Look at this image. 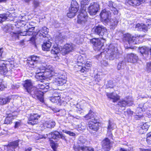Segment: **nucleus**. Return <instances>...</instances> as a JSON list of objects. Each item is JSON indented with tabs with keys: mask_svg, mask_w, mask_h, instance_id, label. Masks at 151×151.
<instances>
[{
	"mask_svg": "<svg viewBox=\"0 0 151 151\" xmlns=\"http://www.w3.org/2000/svg\"><path fill=\"white\" fill-rule=\"evenodd\" d=\"M80 10V14L78 16L77 22L78 24L83 26L87 24L88 16L86 10V8L84 6L82 7Z\"/></svg>",
	"mask_w": 151,
	"mask_h": 151,
	"instance_id": "obj_1",
	"label": "nucleus"
},
{
	"mask_svg": "<svg viewBox=\"0 0 151 151\" xmlns=\"http://www.w3.org/2000/svg\"><path fill=\"white\" fill-rule=\"evenodd\" d=\"M33 98L39 99L41 102L44 101L43 92L39 90L37 88L34 87L28 93Z\"/></svg>",
	"mask_w": 151,
	"mask_h": 151,
	"instance_id": "obj_2",
	"label": "nucleus"
},
{
	"mask_svg": "<svg viewBox=\"0 0 151 151\" xmlns=\"http://www.w3.org/2000/svg\"><path fill=\"white\" fill-rule=\"evenodd\" d=\"M109 55V58L111 60L118 58L119 54L117 49L112 45H110L107 52Z\"/></svg>",
	"mask_w": 151,
	"mask_h": 151,
	"instance_id": "obj_3",
	"label": "nucleus"
},
{
	"mask_svg": "<svg viewBox=\"0 0 151 151\" xmlns=\"http://www.w3.org/2000/svg\"><path fill=\"white\" fill-rule=\"evenodd\" d=\"M78 5L77 2L75 0L72 1L71 6L69 8V12L67 14V16L70 18L74 17L76 15L78 11Z\"/></svg>",
	"mask_w": 151,
	"mask_h": 151,
	"instance_id": "obj_4",
	"label": "nucleus"
},
{
	"mask_svg": "<svg viewBox=\"0 0 151 151\" xmlns=\"http://www.w3.org/2000/svg\"><path fill=\"white\" fill-rule=\"evenodd\" d=\"M94 29L95 34L99 35L100 37H102V39H104L103 37H106L107 36V30L103 26L99 25L97 26H95Z\"/></svg>",
	"mask_w": 151,
	"mask_h": 151,
	"instance_id": "obj_5",
	"label": "nucleus"
},
{
	"mask_svg": "<svg viewBox=\"0 0 151 151\" xmlns=\"http://www.w3.org/2000/svg\"><path fill=\"white\" fill-rule=\"evenodd\" d=\"M139 37L137 36L134 37L129 33L125 34L124 35L123 40L127 41L131 45L137 44L139 42Z\"/></svg>",
	"mask_w": 151,
	"mask_h": 151,
	"instance_id": "obj_6",
	"label": "nucleus"
},
{
	"mask_svg": "<svg viewBox=\"0 0 151 151\" xmlns=\"http://www.w3.org/2000/svg\"><path fill=\"white\" fill-rule=\"evenodd\" d=\"M50 74H48V76L49 77H52L53 79H55V81L57 85L62 86L66 82V80L65 78H63L62 77H59L55 75L54 74L55 73L52 70H50Z\"/></svg>",
	"mask_w": 151,
	"mask_h": 151,
	"instance_id": "obj_7",
	"label": "nucleus"
},
{
	"mask_svg": "<svg viewBox=\"0 0 151 151\" xmlns=\"http://www.w3.org/2000/svg\"><path fill=\"white\" fill-rule=\"evenodd\" d=\"M94 119V121H93V119H92V120L89 121L88 124L89 131L93 133L97 132L99 128L97 120L96 118Z\"/></svg>",
	"mask_w": 151,
	"mask_h": 151,
	"instance_id": "obj_8",
	"label": "nucleus"
},
{
	"mask_svg": "<svg viewBox=\"0 0 151 151\" xmlns=\"http://www.w3.org/2000/svg\"><path fill=\"white\" fill-rule=\"evenodd\" d=\"M100 15L103 20H104L105 22H107L110 21L111 13L109 11L106 9H104L101 12Z\"/></svg>",
	"mask_w": 151,
	"mask_h": 151,
	"instance_id": "obj_9",
	"label": "nucleus"
},
{
	"mask_svg": "<svg viewBox=\"0 0 151 151\" xmlns=\"http://www.w3.org/2000/svg\"><path fill=\"white\" fill-rule=\"evenodd\" d=\"M99 5L97 3H92L90 4L88 10L90 15H95L98 12Z\"/></svg>",
	"mask_w": 151,
	"mask_h": 151,
	"instance_id": "obj_10",
	"label": "nucleus"
},
{
	"mask_svg": "<svg viewBox=\"0 0 151 151\" xmlns=\"http://www.w3.org/2000/svg\"><path fill=\"white\" fill-rule=\"evenodd\" d=\"M75 45L72 43L67 44L62 50V52L64 55L67 54L74 50Z\"/></svg>",
	"mask_w": 151,
	"mask_h": 151,
	"instance_id": "obj_11",
	"label": "nucleus"
},
{
	"mask_svg": "<svg viewBox=\"0 0 151 151\" xmlns=\"http://www.w3.org/2000/svg\"><path fill=\"white\" fill-rule=\"evenodd\" d=\"M40 117V116L37 114H31L28 122V124L32 125L37 124L38 122V119Z\"/></svg>",
	"mask_w": 151,
	"mask_h": 151,
	"instance_id": "obj_12",
	"label": "nucleus"
},
{
	"mask_svg": "<svg viewBox=\"0 0 151 151\" xmlns=\"http://www.w3.org/2000/svg\"><path fill=\"white\" fill-rule=\"evenodd\" d=\"M23 84L24 89L28 93L34 87L33 86L32 81L30 80H25Z\"/></svg>",
	"mask_w": 151,
	"mask_h": 151,
	"instance_id": "obj_13",
	"label": "nucleus"
},
{
	"mask_svg": "<svg viewBox=\"0 0 151 151\" xmlns=\"http://www.w3.org/2000/svg\"><path fill=\"white\" fill-rule=\"evenodd\" d=\"M4 60H0V73L5 75L8 72L7 65Z\"/></svg>",
	"mask_w": 151,
	"mask_h": 151,
	"instance_id": "obj_14",
	"label": "nucleus"
},
{
	"mask_svg": "<svg viewBox=\"0 0 151 151\" xmlns=\"http://www.w3.org/2000/svg\"><path fill=\"white\" fill-rule=\"evenodd\" d=\"M48 136L54 139L61 138L63 140H65V136L57 131H55L49 134Z\"/></svg>",
	"mask_w": 151,
	"mask_h": 151,
	"instance_id": "obj_15",
	"label": "nucleus"
},
{
	"mask_svg": "<svg viewBox=\"0 0 151 151\" xmlns=\"http://www.w3.org/2000/svg\"><path fill=\"white\" fill-rule=\"evenodd\" d=\"M126 58L128 62L133 63L136 62L138 60V56L133 53L128 54Z\"/></svg>",
	"mask_w": 151,
	"mask_h": 151,
	"instance_id": "obj_16",
	"label": "nucleus"
},
{
	"mask_svg": "<svg viewBox=\"0 0 151 151\" xmlns=\"http://www.w3.org/2000/svg\"><path fill=\"white\" fill-rule=\"evenodd\" d=\"M145 1V0H126V2L128 4L133 6H139Z\"/></svg>",
	"mask_w": 151,
	"mask_h": 151,
	"instance_id": "obj_17",
	"label": "nucleus"
},
{
	"mask_svg": "<svg viewBox=\"0 0 151 151\" xmlns=\"http://www.w3.org/2000/svg\"><path fill=\"white\" fill-rule=\"evenodd\" d=\"M35 23L33 22H30L26 24V29L29 32L28 35L29 36L33 34V32L35 28Z\"/></svg>",
	"mask_w": 151,
	"mask_h": 151,
	"instance_id": "obj_18",
	"label": "nucleus"
},
{
	"mask_svg": "<svg viewBox=\"0 0 151 151\" xmlns=\"http://www.w3.org/2000/svg\"><path fill=\"white\" fill-rule=\"evenodd\" d=\"M111 147V143L109 139L106 138L103 141L102 147L105 150H109Z\"/></svg>",
	"mask_w": 151,
	"mask_h": 151,
	"instance_id": "obj_19",
	"label": "nucleus"
},
{
	"mask_svg": "<svg viewBox=\"0 0 151 151\" xmlns=\"http://www.w3.org/2000/svg\"><path fill=\"white\" fill-rule=\"evenodd\" d=\"M48 32V29L46 27H42L41 30L38 31L37 35H38L40 37H46L45 35L47 34Z\"/></svg>",
	"mask_w": 151,
	"mask_h": 151,
	"instance_id": "obj_20",
	"label": "nucleus"
},
{
	"mask_svg": "<svg viewBox=\"0 0 151 151\" xmlns=\"http://www.w3.org/2000/svg\"><path fill=\"white\" fill-rule=\"evenodd\" d=\"M106 95L108 98L112 99L113 102H116L119 99V96L115 93H106Z\"/></svg>",
	"mask_w": 151,
	"mask_h": 151,
	"instance_id": "obj_21",
	"label": "nucleus"
},
{
	"mask_svg": "<svg viewBox=\"0 0 151 151\" xmlns=\"http://www.w3.org/2000/svg\"><path fill=\"white\" fill-rule=\"evenodd\" d=\"M90 42L92 43L95 47H98V48H100L102 46L101 43L99 38H94L90 40Z\"/></svg>",
	"mask_w": 151,
	"mask_h": 151,
	"instance_id": "obj_22",
	"label": "nucleus"
},
{
	"mask_svg": "<svg viewBox=\"0 0 151 151\" xmlns=\"http://www.w3.org/2000/svg\"><path fill=\"white\" fill-rule=\"evenodd\" d=\"M38 89H39L41 90H43L45 91L44 92H46L47 91L46 90L49 88V84L48 83H41L38 84Z\"/></svg>",
	"mask_w": 151,
	"mask_h": 151,
	"instance_id": "obj_23",
	"label": "nucleus"
},
{
	"mask_svg": "<svg viewBox=\"0 0 151 151\" xmlns=\"http://www.w3.org/2000/svg\"><path fill=\"white\" fill-rule=\"evenodd\" d=\"M19 140H17L10 142L8 145V148L11 150L12 151L14 150V149L18 146Z\"/></svg>",
	"mask_w": 151,
	"mask_h": 151,
	"instance_id": "obj_24",
	"label": "nucleus"
},
{
	"mask_svg": "<svg viewBox=\"0 0 151 151\" xmlns=\"http://www.w3.org/2000/svg\"><path fill=\"white\" fill-rule=\"evenodd\" d=\"M55 125V122L52 120L47 121L45 122L43 124L44 127L48 128H53Z\"/></svg>",
	"mask_w": 151,
	"mask_h": 151,
	"instance_id": "obj_25",
	"label": "nucleus"
},
{
	"mask_svg": "<svg viewBox=\"0 0 151 151\" xmlns=\"http://www.w3.org/2000/svg\"><path fill=\"white\" fill-rule=\"evenodd\" d=\"M51 43L49 41L44 42L42 45V49L44 51H48L51 46Z\"/></svg>",
	"mask_w": 151,
	"mask_h": 151,
	"instance_id": "obj_26",
	"label": "nucleus"
},
{
	"mask_svg": "<svg viewBox=\"0 0 151 151\" xmlns=\"http://www.w3.org/2000/svg\"><path fill=\"white\" fill-rule=\"evenodd\" d=\"M108 6L109 7V9L112 11L114 14H118V12L116 8L114 7L113 6L112 2L111 1H109Z\"/></svg>",
	"mask_w": 151,
	"mask_h": 151,
	"instance_id": "obj_27",
	"label": "nucleus"
},
{
	"mask_svg": "<svg viewBox=\"0 0 151 151\" xmlns=\"http://www.w3.org/2000/svg\"><path fill=\"white\" fill-rule=\"evenodd\" d=\"M147 104L148 103H145L142 105H139V106L137 109L136 112L138 111H139V112H141V111H143V109H147Z\"/></svg>",
	"mask_w": 151,
	"mask_h": 151,
	"instance_id": "obj_28",
	"label": "nucleus"
},
{
	"mask_svg": "<svg viewBox=\"0 0 151 151\" xmlns=\"http://www.w3.org/2000/svg\"><path fill=\"white\" fill-rule=\"evenodd\" d=\"M14 119L13 117L12 114H9L5 120L4 123L6 124H10L12 123V121Z\"/></svg>",
	"mask_w": 151,
	"mask_h": 151,
	"instance_id": "obj_29",
	"label": "nucleus"
},
{
	"mask_svg": "<svg viewBox=\"0 0 151 151\" xmlns=\"http://www.w3.org/2000/svg\"><path fill=\"white\" fill-rule=\"evenodd\" d=\"M84 117L87 120H88L89 119H91V120H92V119H93V121H94V113L93 112L90 110L88 113Z\"/></svg>",
	"mask_w": 151,
	"mask_h": 151,
	"instance_id": "obj_30",
	"label": "nucleus"
},
{
	"mask_svg": "<svg viewBox=\"0 0 151 151\" xmlns=\"http://www.w3.org/2000/svg\"><path fill=\"white\" fill-rule=\"evenodd\" d=\"M139 51L142 54H146L148 53L149 49L146 47H142L139 48Z\"/></svg>",
	"mask_w": 151,
	"mask_h": 151,
	"instance_id": "obj_31",
	"label": "nucleus"
},
{
	"mask_svg": "<svg viewBox=\"0 0 151 151\" xmlns=\"http://www.w3.org/2000/svg\"><path fill=\"white\" fill-rule=\"evenodd\" d=\"M126 66L125 62L123 61H120L118 64L117 69L118 70H120L124 69Z\"/></svg>",
	"mask_w": 151,
	"mask_h": 151,
	"instance_id": "obj_32",
	"label": "nucleus"
},
{
	"mask_svg": "<svg viewBox=\"0 0 151 151\" xmlns=\"http://www.w3.org/2000/svg\"><path fill=\"white\" fill-rule=\"evenodd\" d=\"M116 127V126L115 124L111 122L110 120L109 122V125L108 127V131L110 132L111 130L114 129Z\"/></svg>",
	"mask_w": 151,
	"mask_h": 151,
	"instance_id": "obj_33",
	"label": "nucleus"
},
{
	"mask_svg": "<svg viewBox=\"0 0 151 151\" xmlns=\"http://www.w3.org/2000/svg\"><path fill=\"white\" fill-rule=\"evenodd\" d=\"M10 99L8 97L4 98L1 99L0 98V103L3 104H5L9 102Z\"/></svg>",
	"mask_w": 151,
	"mask_h": 151,
	"instance_id": "obj_34",
	"label": "nucleus"
},
{
	"mask_svg": "<svg viewBox=\"0 0 151 151\" xmlns=\"http://www.w3.org/2000/svg\"><path fill=\"white\" fill-rule=\"evenodd\" d=\"M60 51V49L58 47L55 46L51 50V52L52 54L56 55Z\"/></svg>",
	"mask_w": 151,
	"mask_h": 151,
	"instance_id": "obj_35",
	"label": "nucleus"
},
{
	"mask_svg": "<svg viewBox=\"0 0 151 151\" xmlns=\"http://www.w3.org/2000/svg\"><path fill=\"white\" fill-rule=\"evenodd\" d=\"M8 17V14H0V22H2L6 20Z\"/></svg>",
	"mask_w": 151,
	"mask_h": 151,
	"instance_id": "obj_36",
	"label": "nucleus"
},
{
	"mask_svg": "<svg viewBox=\"0 0 151 151\" xmlns=\"http://www.w3.org/2000/svg\"><path fill=\"white\" fill-rule=\"evenodd\" d=\"M26 31H24L23 32H21V31H19L17 32V36L18 37V36L19 35H20L21 36H27V35H29L28 34H29V32L26 29ZM16 35H17V34H15Z\"/></svg>",
	"mask_w": 151,
	"mask_h": 151,
	"instance_id": "obj_37",
	"label": "nucleus"
},
{
	"mask_svg": "<svg viewBox=\"0 0 151 151\" xmlns=\"http://www.w3.org/2000/svg\"><path fill=\"white\" fill-rule=\"evenodd\" d=\"M60 97L59 96H54L50 99V101L53 103H58L60 101Z\"/></svg>",
	"mask_w": 151,
	"mask_h": 151,
	"instance_id": "obj_38",
	"label": "nucleus"
},
{
	"mask_svg": "<svg viewBox=\"0 0 151 151\" xmlns=\"http://www.w3.org/2000/svg\"><path fill=\"white\" fill-rule=\"evenodd\" d=\"M118 104L121 107H125L127 106V102L125 100L120 101Z\"/></svg>",
	"mask_w": 151,
	"mask_h": 151,
	"instance_id": "obj_39",
	"label": "nucleus"
},
{
	"mask_svg": "<svg viewBox=\"0 0 151 151\" xmlns=\"http://www.w3.org/2000/svg\"><path fill=\"white\" fill-rule=\"evenodd\" d=\"M3 47H0V60H4V58L5 56V53Z\"/></svg>",
	"mask_w": 151,
	"mask_h": 151,
	"instance_id": "obj_40",
	"label": "nucleus"
},
{
	"mask_svg": "<svg viewBox=\"0 0 151 151\" xmlns=\"http://www.w3.org/2000/svg\"><path fill=\"white\" fill-rule=\"evenodd\" d=\"M17 24L20 26H23V25H26V22L24 20V17L22 18V20H20L19 21H18L17 23Z\"/></svg>",
	"mask_w": 151,
	"mask_h": 151,
	"instance_id": "obj_41",
	"label": "nucleus"
},
{
	"mask_svg": "<svg viewBox=\"0 0 151 151\" xmlns=\"http://www.w3.org/2000/svg\"><path fill=\"white\" fill-rule=\"evenodd\" d=\"M110 24L112 26L116 25L118 23V21L116 18H114L110 19Z\"/></svg>",
	"mask_w": 151,
	"mask_h": 151,
	"instance_id": "obj_42",
	"label": "nucleus"
},
{
	"mask_svg": "<svg viewBox=\"0 0 151 151\" xmlns=\"http://www.w3.org/2000/svg\"><path fill=\"white\" fill-rule=\"evenodd\" d=\"M11 29V26L10 24H8L5 26L3 28L4 31L6 32H10Z\"/></svg>",
	"mask_w": 151,
	"mask_h": 151,
	"instance_id": "obj_43",
	"label": "nucleus"
},
{
	"mask_svg": "<svg viewBox=\"0 0 151 151\" xmlns=\"http://www.w3.org/2000/svg\"><path fill=\"white\" fill-rule=\"evenodd\" d=\"M86 146L83 147L75 146L74 147V149L75 151H84V150Z\"/></svg>",
	"mask_w": 151,
	"mask_h": 151,
	"instance_id": "obj_44",
	"label": "nucleus"
},
{
	"mask_svg": "<svg viewBox=\"0 0 151 151\" xmlns=\"http://www.w3.org/2000/svg\"><path fill=\"white\" fill-rule=\"evenodd\" d=\"M149 126L148 123H145L143 124L141 126V128L142 129L147 130Z\"/></svg>",
	"mask_w": 151,
	"mask_h": 151,
	"instance_id": "obj_45",
	"label": "nucleus"
},
{
	"mask_svg": "<svg viewBox=\"0 0 151 151\" xmlns=\"http://www.w3.org/2000/svg\"><path fill=\"white\" fill-rule=\"evenodd\" d=\"M39 59V57L36 56L32 55L29 58V59L33 60L36 63L37 61H38Z\"/></svg>",
	"mask_w": 151,
	"mask_h": 151,
	"instance_id": "obj_46",
	"label": "nucleus"
},
{
	"mask_svg": "<svg viewBox=\"0 0 151 151\" xmlns=\"http://www.w3.org/2000/svg\"><path fill=\"white\" fill-rule=\"evenodd\" d=\"M147 141L149 144H151V132L148 133L147 134Z\"/></svg>",
	"mask_w": 151,
	"mask_h": 151,
	"instance_id": "obj_47",
	"label": "nucleus"
},
{
	"mask_svg": "<svg viewBox=\"0 0 151 151\" xmlns=\"http://www.w3.org/2000/svg\"><path fill=\"white\" fill-rule=\"evenodd\" d=\"M45 71H41V72H40V73H39L38 74H37V75H35V76H39V77H40V76H42V75H44V76H45L46 75L45 74L46 73V71H48L47 70H47L48 69H45ZM50 69H48V70H49L48 71V72H49V73H50Z\"/></svg>",
	"mask_w": 151,
	"mask_h": 151,
	"instance_id": "obj_48",
	"label": "nucleus"
},
{
	"mask_svg": "<svg viewBox=\"0 0 151 151\" xmlns=\"http://www.w3.org/2000/svg\"><path fill=\"white\" fill-rule=\"evenodd\" d=\"M127 106H132L133 103V100L132 98H130L127 101Z\"/></svg>",
	"mask_w": 151,
	"mask_h": 151,
	"instance_id": "obj_49",
	"label": "nucleus"
},
{
	"mask_svg": "<svg viewBox=\"0 0 151 151\" xmlns=\"http://www.w3.org/2000/svg\"><path fill=\"white\" fill-rule=\"evenodd\" d=\"M148 29H149V27L147 24H143L142 28V30L145 32H146Z\"/></svg>",
	"mask_w": 151,
	"mask_h": 151,
	"instance_id": "obj_50",
	"label": "nucleus"
},
{
	"mask_svg": "<svg viewBox=\"0 0 151 151\" xmlns=\"http://www.w3.org/2000/svg\"><path fill=\"white\" fill-rule=\"evenodd\" d=\"M63 132L68 134L70 136H74L75 135V134L74 133L70 131H68L65 130H63Z\"/></svg>",
	"mask_w": 151,
	"mask_h": 151,
	"instance_id": "obj_51",
	"label": "nucleus"
},
{
	"mask_svg": "<svg viewBox=\"0 0 151 151\" xmlns=\"http://www.w3.org/2000/svg\"><path fill=\"white\" fill-rule=\"evenodd\" d=\"M147 69L148 71L151 72V62L147 64ZM150 84L151 86V81H150Z\"/></svg>",
	"mask_w": 151,
	"mask_h": 151,
	"instance_id": "obj_52",
	"label": "nucleus"
},
{
	"mask_svg": "<svg viewBox=\"0 0 151 151\" xmlns=\"http://www.w3.org/2000/svg\"><path fill=\"white\" fill-rule=\"evenodd\" d=\"M44 75L42 76L39 77L38 76H35V78L38 79L39 80L42 81L45 78V77Z\"/></svg>",
	"mask_w": 151,
	"mask_h": 151,
	"instance_id": "obj_53",
	"label": "nucleus"
},
{
	"mask_svg": "<svg viewBox=\"0 0 151 151\" xmlns=\"http://www.w3.org/2000/svg\"><path fill=\"white\" fill-rule=\"evenodd\" d=\"M142 24H140L139 23L137 24L136 25V28H138V29L141 31Z\"/></svg>",
	"mask_w": 151,
	"mask_h": 151,
	"instance_id": "obj_54",
	"label": "nucleus"
},
{
	"mask_svg": "<svg viewBox=\"0 0 151 151\" xmlns=\"http://www.w3.org/2000/svg\"><path fill=\"white\" fill-rule=\"evenodd\" d=\"M84 151H94L93 149L91 147H86L84 150Z\"/></svg>",
	"mask_w": 151,
	"mask_h": 151,
	"instance_id": "obj_55",
	"label": "nucleus"
},
{
	"mask_svg": "<svg viewBox=\"0 0 151 151\" xmlns=\"http://www.w3.org/2000/svg\"><path fill=\"white\" fill-rule=\"evenodd\" d=\"M2 80H0V90H2L5 88V86L3 84H2Z\"/></svg>",
	"mask_w": 151,
	"mask_h": 151,
	"instance_id": "obj_56",
	"label": "nucleus"
},
{
	"mask_svg": "<svg viewBox=\"0 0 151 151\" xmlns=\"http://www.w3.org/2000/svg\"><path fill=\"white\" fill-rule=\"evenodd\" d=\"M33 3L34 6L35 8L37 7L39 5V3L37 1H34Z\"/></svg>",
	"mask_w": 151,
	"mask_h": 151,
	"instance_id": "obj_57",
	"label": "nucleus"
},
{
	"mask_svg": "<svg viewBox=\"0 0 151 151\" xmlns=\"http://www.w3.org/2000/svg\"><path fill=\"white\" fill-rule=\"evenodd\" d=\"M27 63L28 64L31 65H34V63H35L33 60L29 59V58L27 59Z\"/></svg>",
	"mask_w": 151,
	"mask_h": 151,
	"instance_id": "obj_58",
	"label": "nucleus"
},
{
	"mask_svg": "<svg viewBox=\"0 0 151 151\" xmlns=\"http://www.w3.org/2000/svg\"><path fill=\"white\" fill-rule=\"evenodd\" d=\"M41 67L40 68H38L37 69H36V70L35 73L36 75L40 73V72H41V71H42L43 70H41Z\"/></svg>",
	"mask_w": 151,
	"mask_h": 151,
	"instance_id": "obj_59",
	"label": "nucleus"
},
{
	"mask_svg": "<svg viewBox=\"0 0 151 151\" xmlns=\"http://www.w3.org/2000/svg\"><path fill=\"white\" fill-rule=\"evenodd\" d=\"M20 125V123L19 122H16L15 125V128H17Z\"/></svg>",
	"mask_w": 151,
	"mask_h": 151,
	"instance_id": "obj_60",
	"label": "nucleus"
},
{
	"mask_svg": "<svg viewBox=\"0 0 151 151\" xmlns=\"http://www.w3.org/2000/svg\"><path fill=\"white\" fill-rule=\"evenodd\" d=\"M86 67H83L81 69L80 71L81 72L83 73L86 70Z\"/></svg>",
	"mask_w": 151,
	"mask_h": 151,
	"instance_id": "obj_61",
	"label": "nucleus"
},
{
	"mask_svg": "<svg viewBox=\"0 0 151 151\" xmlns=\"http://www.w3.org/2000/svg\"><path fill=\"white\" fill-rule=\"evenodd\" d=\"M127 113L129 114H133V112L131 111L130 109H128L127 111Z\"/></svg>",
	"mask_w": 151,
	"mask_h": 151,
	"instance_id": "obj_62",
	"label": "nucleus"
},
{
	"mask_svg": "<svg viewBox=\"0 0 151 151\" xmlns=\"http://www.w3.org/2000/svg\"><path fill=\"white\" fill-rule=\"evenodd\" d=\"M61 37L60 36L58 37L57 38V39L59 41H61V42L62 41H63V39H64V38L63 37H61Z\"/></svg>",
	"mask_w": 151,
	"mask_h": 151,
	"instance_id": "obj_63",
	"label": "nucleus"
},
{
	"mask_svg": "<svg viewBox=\"0 0 151 151\" xmlns=\"http://www.w3.org/2000/svg\"><path fill=\"white\" fill-rule=\"evenodd\" d=\"M119 151H129L127 149H126L123 148H122Z\"/></svg>",
	"mask_w": 151,
	"mask_h": 151,
	"instance_id": "obj_64",
	"label": "nucleus"
}]
</instances>
